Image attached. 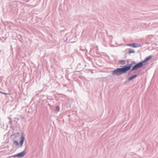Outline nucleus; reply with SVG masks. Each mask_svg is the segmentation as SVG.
<instances>
[{
  "label": "nucleus",
  "mask_w": 158,
  "mask_h": 158,
  "mask_svg": "<svg viewBox=\"0 0 158 158\" xmlns=\"http://www.w3.org/2000/svg\"><path fill=\"white\" fill-rule=\"evenodd\" d=\"M143 63L142 62H139L135 65L132 69L131 71L136 70L137 69L142 67L143 65Z\"/></svg>",
  "instance_id": "f03ea898"
},
{
  "label": "nucleus",
  "mask_w": 158,
  "mask_h": 158,
  "mask_svg": "<svg viewBox=\"0 0 158 158\" xmlns=\"http://www.w3.org/2000/svg\"><path fill=\"white\" fill-rule=\"evenodd\" d=\"M21 139L20 142V147L22 146V145H23V142L25 139L24 137V136L23 134V133H22L21 135Z\"/></svg>",
  "instance_id": "20e7f679"
},
{
  "label": "nucleus",
  "mask_w": 158,
  "mask_h": 158,
  "mask_svg": "<svg viewBox=\"0 0 158 158\" xmlns=\"http://www.w3.org/2000/svg\"><path fill=\"white\" fill-rule=\"evenodd\" d=\"M128 45L133 48H136L139 46V44H128Z\"/></svg>",
  "instance_id": "39448f33"
},
{
  "label": "nucleus",
  "mask_w": 158,
  "mask_h": 158,
  "mask_svg": "<svg viewBox=\"0 0 158 158\" xmlns=\"http://www.w3.org/2000/svg\"><path fill=\"white\" fill-rule=\"evenodd\" d=\"M60 110L59 107V106H57L56 107V111L57 112H58Z\"/></svg>",
  "instance_id": "6e6552de"
},
{
  "label": "nucleus",
  "mask_w": 158,
  "mask_h": 158,
  "mask_svg": "<svg viewBox=\"0 0 158 158\" xmlns=\"http://www.w3.org/2000/svg\"><path fill=\"white\" fill-rule=\"evenodd\" d=\"M131 64H130L128 66H125L121 68H118L114 70L112 73L113 75H119L126 72L130 70L131 68Z\"/></svg>",
  "instance_id": "f257e3e1"
},
{
  "label": "nucleus",
  "mask_w": 158,
  "mask_h": 158,
  "mask_svg": "<svg viewBox=\"0 0 158 158\" xmlns=\"http://www.w3.org/2000/svg\"><path fill=\"white\" fill-rule=\"evenodd\" d=\"M26 154V153L25 151H23L20 153H19L18 154H17L16 155H15L13 156L14 157H22L24 156Z\"/></svg>",
  "instance_id": "7ed1b4c3"
},
{
  "label": "nucleus",
  "mask_w": 158,
  "mask_h": 158,
  "mask_svg": "<svg viewBox=\"0 0 158 158\" xmlns=\"http://www.w3.org/2000/svg\"><path fill=\"white\" fill-rule=\"evenodd\" d=\"M14 143L15 144H16V146H19V143L17 141H15L14 142Z\"/></svg>",
  "instance_id": "1a4fd4ad"
},
{
  "label": "nucleus",
  "mask_w": 158,
  "mask_h": 158,
  "mask_svg": "<svg viewBox=\"0 0 158 158\" xmlns=\"http://www.w3.org/2000/svg\"><path fill=\"white\" fill-rule=\"evenodd\" d=\"M152 57V56H148V57H146L143 61L142 62L143 63H144L145 62L149 60Z\"/></svg>",
  "instance_id": "423d86ee"
},
{
  "label": "nucleus",
  "mask_w": 158,
  "mask_h": 158,
  "mask_svg": "<svg viewBox=\"0 0 158 158\" xmlns=\"http://www.w3.org/2000/svg\"><path fill=\"white\" fill-rule=\"evenodd\" d=\"M136 77H137L136 75H134L133 76H131V77H129L128 78V80L129 81H131V80H132V79L136 78Z\"/></svg>",
  "instance_id": "0eeeda50"
},
{
  "label": "nucleus",
  "mask_w": 158,
  "mask_h": 158,
  "mask_svg": "<svg viewBox=\"0 0 158 158\" xmlns=\"http://www.w3.org/2000/svg\"><path fill=\"white\" fill-rule=\"evenodd\" d=\"M129 53H133L135 52V51L134 50H130L129 51Z\"/></svg>",
  "instance_id": "9d476101"
}]
</instances>
